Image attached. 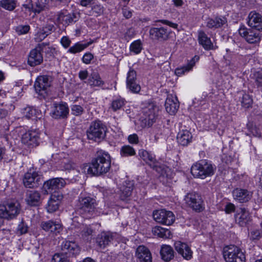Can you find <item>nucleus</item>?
Listing matches in <instances>:
<instances>
[{"mask_svg":"<svg viewBox=\"0 0 262 262\" xmlns=\"http://www.w3.org/2000/svg\"><path fill=\"white\" fill-rule=\"evenodd\" d=\"M111 165L110 155L105 151L100 150L97 152L91 165L84 164L83 169L85 173L98 176L107 173L110 169Z\"/></svg>","mask_w":262,"mask_h":262,"instance_id":"f257e3e1","label":"nucleus"},{"mask_svg":"<svg viewBox=\"0 0 262 262\" xmlns=\"http://www.w3.org/2000/svg\"><path fill=\"white\" fill-rule=\"evenodd\" d=\"M96 206L94 199L90 196L80 197L77 204L76 212L84 218H91L95 211Z\"/></svg>","mask_w":262,"mask_h":262,"instance_id":"f03ea898","label":"nucleus"},{"mask_svg":"<svg viewBox=\"0 0 262 262\" xmlns=\"http://www.w3.org/2000/svg\"><path fill=\"white\" fill-rule=\"evenodd\" d=\"M139 154L140 157L160 176L167 178H170L171 174L170 169L168 167L160 165L155 158L147 151L140 150Z\"/></svg>","mask_w":262,"mask_h":262,"instance_id":"7ed1b4c3","label":"nucleus"},{"mask_svg":"<svg viewBox=\"0 0 262 262\" xmlns=\"http://www.w3.org/2000/svg\"><path fill=\"white\" fill-rule=\"evenodd\" d=\"M106 127L101 121H95L91 123L87 130L88 138L96 142H100L105 136Z\"/></svg>","mask_w":262,"mask_h":262,"instance_id":"20e7f679","label":"nucleus"},{"mask_svg":"<svg viewBox=\"0 0 262 262\" xmlns=\"http://www.w3.org/2000/svg\"><path fill=\"white\" fill-rule=\"evenodd\" d=\"M20 210V205L17 202L0 205V227L3 225L2 219H12L19 214Z\"/></svg>","mask_w":262,"mask_h":262,"instance_id":"39448f33","label":"nucleus"},{"mask_svg":"<svg viewBox=\"0 0 262 262\" xmlns=\"http://www.w3.org/2000/svg\"><path fill=\"white\" fill-rule=\"evenodd\" d=\"M223 254L226 262H245L246 261L244 253L239 248L234 245L225 247Z\"/></svg>","mask_w":262,"mask_h":262,"instance_id":"423d86ee","label":"nucleus"},{"mask_svg":"<svg viewBox=\"0 0 262 262\" xmlns=\"http://www.w3.org/2000/svg\"><path fill=\"white\" fill-rule=\"evenodd\" d=\"M191 172L194 177L204 179L210 176L214 173V168L211 164L205 161L193 164L191 168Z\"/></svg>","mask_w":262,"mask_h":262,"instance_id":"0eeeda50","label":"nucleus"},{"mask_svg":"<svg viewBox=\"0 0 262 262\" xmlns=\"http://www.w3.org/2000/svg\"><path fill=\"white\" fill-rule=\"evenodd\" d=\"M158 115L156 113L154 105L148 104V108H145L143 111V114L140 117L139 121L142 127H149L156 122Z\"/></svg>","mask_w":262,"mask_h":262,"instance_id":"6e6552de","label":"nucleus"},{"mask_svg":"<svg viewBox=\"0 0 262 262\" xmlns=\"http://www.w3.org/2000/svg\"><path fill=\"white\" fill-rule=\"evenodd\" d=\"M43 182L42 177L36 171H28L23 178V183L26 187L34 188L41 185Z\"/></svg>","mask_w":262,"mask_h":262,"instance_id":"1a4fd4ad","label":"nucleus"},{"mask_svg":"<svg viewBox=\"0 0 262 262\" xmlns=\"http://www.w3.org/2000/svg\"><path fill=\"white\" fill-rule=\"evenodd\" d=\"M50 86L49 77L45 75L38 76L34 85L36 92L43 98L48 96Z\"/></svg>","mask_w":262,"mask_h":262,"instance_id":"9d476101","label":"nucleus"},{"mask_svg":"<svg viewBox=\"0 0 262 262\" xmlns=\"http://www.w3.org/2000/svg\"><path fill=\"white\" fill-rule=\"evenodd\" d=\"M152 216L157 222L168 226L171 225L175 220L174 215L171 211L164 209L154 211Z\"/></svg>","mask_w":262,"mask_h":262,"instance_id":"9b49d317","label":"nucleus"},{"mask_svg":"<svg viewBox=\"0 0 262 262\" xmlns=\"http://www.w3.org/2000/svg\"><path fill=\"white\" fill-rule=\"evenodd\" d=\"M186 203L193 210L201 212L203 210V200L199 194L192 192L187 193L185 197Z\"/></svg>","mask_w":262,"mask_h":262,"instance_id":"f8f14e48","label":"nucleus"},{"mask_svg":"<svg viewBox=\"0 0 262 262\" xmlns=\"http://www.w3.org/2000/svg\"><path fill=\"white\" fill-rule=\"evenodd\" d=\"M61 253L66 257L75 256L80 251L79 246L74 242L64 241L61 246Z\"/></svg>","mask_w":262,"mask_h":262,"instance_id":"ddd939ff","label":"nucleus"},{"mask_svg":"<svg viewBox=\"0 0 262 262\" xmlns=\"http://www.w3.org/2000/svg\"><path fill=\"white\" fill-rule=\"evenodd\" d=\"M238 32L239 35L249 43H255L260 40V33L257 30L248 29L245 27H241Z\"/></svg>","mask_w":262,"mask_h":262,"instance_id":"4468645a","label":"nucleus"},{"mask_svg":"<svg viewBox=\"0 0 262 262\" xmlns=\"http://www.w3.org/2000/svg\"><path fill=\"white\" fill-rule=\"evenodd\" d=\"M39 133L38 130H29L24 134L21 141L28 146H36L39 144Z\"/></svg>","mask_w":262,"mask_h":262,"instance_id":"2eb2a0df","label":"nucleus"},{"mask_svg":"<svg viewBox=\"0 0 262 262\" xmlns=\"http://www.w3.org/2000/svg\"><path fill=\"white\" fill-rule=\"evenodd\" d=\"M66 182L62 178H54L46 181L43 183V187L46 192L52 193L53 191L56 192V190L64 187Z\"/></svg>","mask_w":262,"mask_h":262,"instance_id":"dca6fc26","label":"nucleus"},{"mask_svg":"<svg viewBox=\"0 0 262 262\" xmlns=\"http://www.w3.org/2000/svg\"><path fill=\"white\" fill-rule=\"evenodd\" d=\"M54 110L52 112L53 118L56 119H65L68 117L69 109L66 103L60 102L54 103Z\"/></svg>","mask_w":262,"mask_h":262,"instance_id":"f3484780","label":"nucleus"},{"mask_svg":"<svg viewBox=\"0 0 262 262\" xmlns=\"http://www.w3.org/2000/svg\"><path fill=\"white\" fill-rule=\"evenodd\" d=\"M126 86L134 93H138L141 90L140 85L137 83L136 72L133 69H130L127 73Z\"/></svg>","mask_w":262,"mask_h":262,"instance_id":"a211bd4d","label":"nucleus"},{"mask_svg":"<svg viewBox=\"0 0 262 262\" xmlns=\"http://www.w3.org/2000/svg\"><path fill=\"white\" fill-rule=\"evenodd\" d=\"M40 227L45 231L55 234L60 233L62 230L61 224L59 222L53 220L41 222Z\"/></svg>","mask_w":262,"mask_h":262,"instance_id":"6ab92c4d","label":"nucleus"},{"mask_svg":"<svg viewBox=\"0 0 262 262\" xmlns=\"http://www.w3.org/2000/svg\"><path fill=\"white\" fill-rule=\"evenodd\" d=\"M170 31L164 27L151 28L149 30L150 37L155 40L165 41L169 39Z\"/></svg>","mask_w":262,"mask_h":262,"instance_id":"aec40b11","label":"nucleus"},{"mask_svg":"<svg viewBox=\"0 0 262 262\" xmlns=\"http://www.w3.org/2000/svg\"><path fill=\"white\" fill-rule=\"evenodd\" d=\"M235 220L239 226L244 227L251 221V217L245 208H239L235 214Z\"/></svg>","mask_w":262,"mask_h":262,"instance_id":"412c9836","label":"nucleus"},{"mask_svg":"<svg viewBox=\"0 0 262 262\" xmlns=\"http://www.w3.org/2000/svg\"><path fill=\"white\" fill-rule=\"evenodd\" d=\"M135 256L139 262H152L151 254L149 250L143 245L137 247Z\"/></svg>","mask_w":262,"mask_h":262,"instance_id":"4be33fe9","label":"nucleus"},{"mask_svg":"<svg viewBox=\"0 0 262 262\" xmlns=\"http://www.w3.org/2000/svg\"><path fill=\"white\" fill-rule=\"evenodd\" d=\"M248 24L251 28L262 31V16L255 11L251 12L248 17Z\"/></svg>","mask_w":262,"mask_h":262,"instance_id":"5701e85b","label":"nucleus"},{"mask_svg":"<svg viewBox=\"0 0 262 262\" xmlns=\"http://www.w3.org/2000/svg\"><path fill=\"white\" fill-rule=\"evenodd\" d=\"M174 248L185 259L189 260L192 258V251L187 244L177 241L174 243Z\"/></svg>","mask_w":262,"mask_h":262,"instance_id":"b1692460","label":"nucleus"},{"mask_svg":"<svg viewBox=\"0 0 262 262\" xmlns=\"http://www.w3.org/2000/svg\"><path fill=\"white\" fill-rule=\"evenodd\" d=\"M252 192L245 189L236 188L233 192L234 199L240 203L248 202L252 196Z\"/></svg>","mask_w":262,"mask_h":262,"instance_id":"393cba45","label":"nucleus"},{"mask_svg":"<svg viewBox=\"0 0 262 262\" xmlns=\"http://www.w3.org/2000/svg\"><path fill=\"white\" fill-rule=\"evenodd\" d=\"M62 199V196L58 193L52 194L46 207L48 212L52 213L57 210Z\"/></svg>","mask_w":262,"mask_h":262,"instance_id":"a878e982","label":"nucleus"},{"mask_svg":"<svg viewBox=\"0 0 262 262\" xmlns=\"http://www.w3.org/2000/svg\"><path fill=\"white\" fill-rule=\"evenodd\" d=\"M198 40L200 44L206 50H215L217 48L213 46L210 38L202 30L198 32Z\"/></svg>","mask_w":262,"mask_h":262,"instance_id":"bb28decb","label":"nucleus"},{"mask_svg":"<svg viewBox=\"0 0 262 262\" xmlns=\"http://www.w3.org/2000/svg\"><path fill=\"white\" fill-rule=\"evenodd\" d=\"M43 61V57L41 51L37 48L31 51L28 57V63L32 67L40 64Z\"/></svg>","mask_w":262,"mask_h":262,"instance_id":"cd10ccee","label":"nucleus"},{"mask_svg":"<svg viewBox=\"0 0 262 262\" xmlns=\"http://www.w3.org/2000/svg\"><path fill=\"white\" fill-rule=\"evenodd\" d=\"M26 201L30 206H37L40 202V194L37 191H29L27 193Z\"/></svg>","mask_w":262,"mask_h":262,"instance_id":"c85d7f7f","label":"nucleus"},{"mask_svg":"<svg viewBox=\"0 0 262 262\" xmlns=\"http://www.w3.org/2000/svg\"><path fill=\"white\" fill-rule=\"evenodd\" d=\"M192 137L189 131L182 130L177 135L178 142L182 146H186L191 142Z\"/></svg>","mask_w":262,"mask_h":262,"instance_id":"c756f323","label":"nucleus"},{"mask_svg":"<svg viewBox=\"0 0 262 262\" xmlns=\"http://www.w3.org/2000/svg\"><path fill=\"white\" fill-rule=\"evenodd\" d=\"M199 59V56H194L190 61H188L186 66L176 69L175 71L176 74L178 76H181L184 74L185 72L191 71L195 66L196 62L198 61Z\"/></svg>","mask_w":262,"mask_h":262,"instance_id":"7c9ffc66","label":"nucleus"},{"mask_svg":"<svg viewBox=\"0 0 262 262\" xmlns=\"http://www.w3.org/2000/svg\"><path fill=\"white\" fill-rule=\"evenodd\" d=\"M166 111L170 115H174L179 107L178 99H166L165 102Z\"/></svg>","mask_w":262,"mask_h":262,"instance_id":"2f4dec72","label":"nucleus"},{"mask_svg":"<svg viewBox=\"0 0 262 262\" xmlns=\"http://www.w3.org/2000/svg\"><path fill=\"white\" fill-rule=\"evenodd\" d=\"M227 23L225 17H216L214 19L208 18L207 20L206 26L210 29L218 28L223 26Z\"/></svg>","mask_w":262,"mask_h":262,"instance_id":"473e14b6","label":"nucleus"},{"mask_svg":"<svg viewBox=\"0 0 262 262\" xmlns=\"http://www.w3.org/2000/svg\"><path fill=\"white\" fill-rule=\"evenodd\" d=\"M160 253L162 259L166 261H170L174 257V251L171 247L168 245H163Z\"/></svg>","mask_w":262,"mask_h":262,"instance_id":"72a5a7b5","label":"nucleus"},{"mask_svg":"<svg viewBox=\"0 0 262 262\" xmlns=\"http://www.w3.org/2000/svg\"><path fill=\"white\" fill-rule=\"evenodd\" d=\"M88 82L91 86H100L104 84V82L101 80L99 73L94 71L89 76Z\"/></svg>","mask_w":262,"mask_h":262,"instance_id":"f704fd0d","label":"nucleus"},{"mask_svg":"<svg viewBox=\"0 0 262 262\" xmlns=\"http://www.w3.org/2000/svg\"><path fill=\"white\" fill-rule=\"evenodd\" d=\"M152 233L158 237L169 238L171 236V232L168 230L160 226H156L152 228Z\"/></svg>","mask_w":262,"mask_h":262,"instance_id":"c9c22d12","label":"nucleus"},{"mask_svg":"<svg viewBox=\"0 0 262 262\" xmlns=\"http://www.w3.org/2000/svg\"><path fill=\"white\" fill-rule=\"evenodd\" d=\"M93 42V40H91L90 41L85 43H81L79 42H77L74 46L70 47L69 49L68 52L72 54L79 53L83 51L84 49L86 48L90 45H91Z\"/></svg>","mask_w":262,"mask_h":262,"instance_id":"e433bc0d","label":"nucleus"},{"mask_svg":"<svg viewBox=\"0 0 262 262\" xmlns=\"http://www.w3.org/2000/svg\"><path fill=\"white\" fill-rule=\"evenodd\" d=\"M112 240V235L108 233H102L97 238V243L101 248H104Z\"/></svg>","mask_w":262,"mask_h":262,"instance_id":"4c0bfd02","label":"nucleus"},{"mask_svg":"<svg viewBox=\"0 0 262 262\" xmlns=\"http://www.w3.org/2000/svg\"><path fill=\"white\" fill-rule=\"evenodd\" d=\"M0 6L6 10L12 11L16 7V2L14 0H0Z\"/></svg>","mask_w":262,"mask_h":262,"instance_id":"58836bf2","label":"nucleus"},{"mask_svg":"<svg viewBox=\"0 0 262 262\" xmlns=\"http://www.w3.org/2000/svg\"><path fill=\"white\" fill-rule=\"evenodd\" d=\"M133 190V185L132 184H129L128 186L124 187L120 194V199L124 201L129 197Z\"/></svg>","mask_w":262,"mask_h":262,"instance_id":"ea45409f","label":"nucleus"},{"mask_svg":"<svg viewBox=\"0 0 262 262\" xmlns=\"http://www.w3.org/2000/svg\"><path fill=\"white\" fill-rule=\"evenodd\" d=\"M78 14L75 13H69L63 16L62 20L66 24L69 25L73 22H76L78 19Z\"/></svg>","mask_w":262,"mask_h":262,"instance_id":"a19ab883","label":"nucleus"},{"mask_svg":"<svg viewBox=\"0 0 262 262\" xmlns=\"http://www.w3.org/2000/svg\"><path fill=\"white\" fill-rule=\"evenodd\" d=\"M120 154L122 157L132 156L136 154V151L132 146L129 145H124L121 148Z\"/></svg>","mask_w":262,"mask_h":262,"instance_id":"79ce46f5","label":"nucleus"},{"mask_svg":"<svg viewBox=\"0 0 262 262\" xmlns=\"http://www.w3.org/2000/svg\"><path fill=\"white\" fill-rule=\"evenodd\" d=\"M142 43L140 40H137L132 42L130 46V50L131 52L137 54L141 52L142 50Z\"/></svg>","mask_w":262,"mask_h":262,"instance_id":"37998d69","label":"nucleus"},{"mask_svg":"<svg viewBox=\"0 0 262 262\" xmlns=\"http://www.w3.org/2000/svg\"><path fill=\"white\" fill-rule=\"evenodd\" d=\"M103 12V8L100 5L94 4L91 7L89 15L98 16Z\"/></svg>","mask_w":262,"mask_h":262,"instance_id":"c03bdc74","label":"nucleus"},{"mask_svg":"<svg viewBox=\"0 0 262 262\" xmlns=\"http://www.w3.org/2000/svg\"><path fill=\"white\" fill-rule=\"evenodd\" d=\"M52 262H70L68 257L61 253H57L54 255Z\"/></svg>","mask_w":262,"mask_h":262,"instance_id":"a18cd8bd","label":"nucleus"},{"mask_svg":"<svg viewBox=\"0 0 262 262\" xmlns=\"http://www.w3.org/2000/svg\"><path fill=\"white\" fill-rule=\"evenodd\" d=\"M124 104V102L123 99H116L112 103V108L116 111L120 109Z\"/></svg>","mask_w":262,"mask_h":262,"instance_id":"49530a36","label":"nucleus"},{"mask_svg":"<svg viewBox=\"0 0 262 262\" xmlns=\"http://www.w3.org/2000/svg\"><path fill=\"white\" fill-rule=\"evenodd\" d=\"M248 127L251 133L255 137H260L261 134L259 129L255 126H253L252 124H248Z\"/></svg>","mask_w":262,"mask_h":262,"instance_id":"de8ad7c7","label":"nucleus"},{"mask_svg":"<svg viewBox=\"0 0 262 262\" xmlns=\"http://www.w3.org/2000/svg\"><path fill=\"white\" fill-rule=\"evenodd\" d=\"M28 227L23 221L20 223L17 227V233L20 234H25L28 232Z\"/></svg>","mask_w":262,"mask_h":262,"instance_id":"09e8293b","label":"nucleus"},{"mask_svg":"<svg viewBox=\"0 0 262 262\" xmlns=\"http://www.w3.org/2000/svg\"><path fill=\"white\" fill-rule=\"evenodd\" d=\"M54 29V26L53 24H47L40 29L47 36L51 34Z\"/></svg>","mask_w":262,"mask_h":262,"instance_id":"8fccbe9b","label":"nucleus"},{"mask_svg":"<svg viewBox=\"0 0 262 262\" xmlns=\"http://www.w3.org/2000/svg\"><path fill=\"white\" fill-rule=\"evenodd\" d=\"M253 78L255 79L258 86H262V74L259 72H256L253 74Z\"/></svg>","mask_w":262,"mask_h":262,"instance_id":"3c124183","label":"nucleus"},{"mask_svg":"<svg viewBox=\"0 0 262 262\" xmlns=\"http://www.w3.org/2000/svg\"><path fill=\"white\" fill-rule=\"evenodd\" d=\"M30 30V27L28 25L26 26H18L16 29V31L19 34H26Z\"/></svg>","mask_w":262,"mask_h":262,"instance_id":"603ef678","label":"nucleus"},{"mask_svg":"<svg viewBox=\"0 0 262 262\" xmlns=\"http://www.w3.org/2000/svg\"><path fill=\"white\" fill-rule=\"evenodd\" d=\"M249 236L250 239L252 241L258 240L261 237V234L258 230H254L251 231Z\"/></svg>","mask_w":262,"mask_h":262,"instance_id":"864d4df0","label":"nucleus"},{"mask_svg":"<svg viewBox=\"0 0 262 262\" xmlns=\"http://www.w3.org/2000/svg\"><path fill=\"white\" fill-rule=\"evenodd\" d=\"M93 58L94 56L92 53L87 52L84 54L82 60L83 63L85 64H89L91 63V61L93 59Z\"/></svg>","mask_w":262,"mask_h":262,"instance_id":"5fc2aeb1","label":"nucleus"},{"mask_svg":"<svg viewBox=\"0 0 262 262\" xmlns=\"http://www.w3.org/2000/svg\"><path fill=\"white\" fill-rule=\"evenodd\" d=\"M60 43L64 48L67 49L69 47L71 41L69 37L63 36L60 39Z\"/></svg>","mask_w":262,"mask_h":262,"instance_id":"6e6d98bb","label":"nucleus"},{"mask_svg":"<svg viewBox=\"0 0 262 262\" xmlns=\"http://www.w3.org/2000/svg\"><path fill=\"white\" fill-rule=\"evenodd\" d=\"M47 7L45 5L41 4L38 1L36 3V6L33 8V11L35 13H39L41 11L45 10Z\"/></svg>","mask_w":262,"mask_h":262,"instance_id":"4d7b16f0","label":"nucleus"},{"mask_svg":"<svg viewBox=\"0 0 262 262\" xmlns=\"http://www.w3.org/2000/svg\"><path fill=\"white\" fill-rule=\"evenodd\" d=\"M41 30H40L35 35V40L36 42H40L43 40L47 36L45 35Z\"/></svg>","mask_w":262,"mask_h":262,"instance_id":"13d9d810","label":"nucleus"},{"mask_svg":"<svg viewBox=\"0 0 262 262\" xmlns=\"http://www.w3.org/2000/svg\"><path fill=\"white\" fill-rule=\"evenodd\" d=\"M93 232L92 229L89 226H85L81 231L82 236L85 238L91 235Z\"/></svg>","mask_w":262,"mask_h":262,"instance_id":"bf43d9fd","label":"nucleus"},{"mask_svg":"<svg viewBox=\"0 0 262 262\" xmlns=\"http://www.w3.org/2000/svg\"><path fill=\"white\" fill-rule=\"evenodd\" d=\"M72 111L74 115L78 116L82 113L83 108L80 105H75L72 107Z\"/></svg>","mask_w":262,"mask_h":262,"instance_id":"052dcab7","label":"nucleus"},{"mask_svg":"<svg viewBox=\"0 0 262 262\" xmlns=\"http://www.w3.org/2000/svg\"><path fill=\"white\" fill-rule=\"evenodd\" d=\"M157 22H160L163 24L166 25L172 28L177 29L178 25L177 24L172 23L170 21L166 19H160L157 21Z\"/></svg>","mask_w":262,"mask_h":262,"instance_id":"680f3d73","label":"nucleus"},{"mask_svg":"<svg viewBox=\"0 0 262 262\" xmlns=\"http://www.w3.org/2000/svg\"><path fill=\"white\" fill-rule=\"evenodd\" d=\"M128 140L131 144H137L139 142V138L137 134H134L128 136Z\"/></svg>","mask_w":262,"mask_h":262,"instance_id":"e2e57ef3","label":"nucleus"},{"mask_svg":"<svg viewBox=\"0 0 262 262\" xmlns=\"http://www.w3.org/2000/svg\"><path fill=\"white\" fill-rule=\"evenodd\" d=\"M122 13L123 16L127 19L129 18L132 16V12L126 7L122 8Z\"/></svg>","mask_w":262,"mask_h":262,"instance_id":"0e129e2a","label":"nucleus"},{"mask_svg":"<svg viewBox=\"0 0 262 262\" xmlns=\"http://www.w3.org/2000/svg\"><path fill=\"white\" fill-rule=\"evenodd\" d=\"M89 76L88 72L86 70H81L79 72L78 76L81 80H85Z\"/></svg>","mask_w":262,"mask_h":262,"instance_id":"69168bd1","label":"nucleus"},{"mask_svg":"<svg viewBox=\"0 0 262 262\" xmlns=\"http://www.w3.org/2000/svg\"><path fill=\"white\" fill-rule=\"evenodd\" d=\"M253 103L252 99H243L242 103L243 106H245L246 108H249Z\"/></svg>","mask_w":262,"mask_h":262,"instance_id":"338daca9","label":"nucleus"},{"mask_svg":"<svg viewBox=\"0 0 262 262\" xmlns=\"http://www.w3.org/2000/svg\"><path fill=\"white\" fill-rule=\"evenodd\" d=\"M235 210V206L232 203H228L226 205L225 207V211L226 213H230L233 212Z\"/></svg>","mask_w":262,"mask_h":262,"instance_id":"774afa93","label":"nucleus"}]
</instances>
